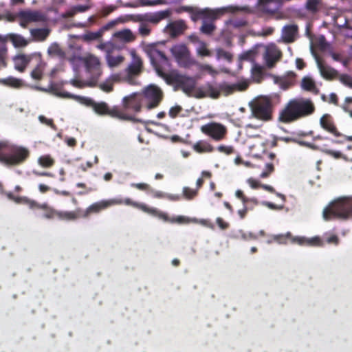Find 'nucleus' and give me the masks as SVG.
<instances>
[{
  "instance_id": "obj_46",
  "label": "nucleus",
  "mask_w": 352,
  "mask_h": 352,
  "mask_svg": "<svg viewBox=\"0 0 352 352\" xmlns=\"http://www.w3.org/2000/svg\"><path fill=\"white\" fill-rule=\"evenodd\" d=\"M217 57L218 59H224L228 62H231L232 60V55L221 48L217 50Z\"/></svg>"
},
{
  "instance_id": "obj_62",
  "label": "nucleus",
  "mask_w": 352,
  "mask_h": 352,
  "mask_svg": "<svg viewBox=\"0 0 352 352\" xmlns=\"http://www.w3.org/2000/svg\"><path fill=\"white\" fill-rule=\"evenodd\" d=\"M253 57H254V52L252 51H248V52L243 53L241 55L240 58L242 60H253Z\"/></svg>"
},
{
  "instance_id": "obj_19",
  "label": "nucleus",
  "mask_w": 352,
  "mask_h": 352,
  "mask_svg": "<svg viewBox=\"0 0 352 352\" xmlns=\"http://www.w3.org/2000/svg\"><path fill=\"white\" fill-rule=\"evenodd\" d=\"M49 89L50 91L56 96L64 98L76 99L87 106L91 107L92 109L96 103L91 98L76 96L67 91H61L60 88L56 84L50 85Z\"/></svg>"
},
{
  "instance_id": "obj_4",
  "label": "nucleus",
  "mask_w": 352,
  "mask_h": 352,
  "mask_svg": "<svg viewBox=\"0 0 352 352\" xmlns=\"http://www.w3.org/2000/svg\"><path fill=\"white\" fill-rule=\"evenodd\" d=\"M30 157V151L23 146L0 141V163L6 166H15L24 163Z\"/></svg>"
},
{
  "instance_id": "obj_47",
  "label": "nucleus",
  "mask_w": 352,
  "mask_h": 352,
  "mask_svg": "<svg viewBox=\"0 0 352 352\" xmlns=\"http://www.w3.org/2000/svg\"><path fill=\"white\" fill-rule=\"evenodd\" d=\"M273 2V0H258V5L262 10L267 13L273 14L275 12L274 9L269 8V6Z\"/></svg>"
},
{
  "instance_id": "obj_57",
  "label": "nucleus",
  "mask_w": 352,
  "mask_h": 352,
  "mask_svg": "<svg viewBox=\"0 0 352 352\" xmlns=\"http://www.w3.org/2000/svg\"><path fill=\"white\" fill-rule=\"evenodd\" d=\"M236 197L241 199L243 205L248 204V197H247L241 190H237L235 192Z\"/></svg>"
},
{
  "instance_id": "obj_16",
  "label": "nucleus",
  "mask_w": 352,
  "mask_h": 352,
  "mask_svg": "<svg viewBox=\"0 0 352 352\" xmlns=\"http://www.w3.org/2000/svg\"><path fill=\"white\" fill-rule=\"evenodd\" d=\"M132 61L126 69V80L130 85H136L134 79L135 77L138 76L143 70V62L141 58L135 53L132 54Z\"/></svg>"
},
{
  "instance_id": "obj_34",
  "label": "nucleus",
  "mask_w": 352,
  "mask_h": 352,
  "mask_svg": "<svg viewBox=\"0 0 352 352\" xmlns=\"http://www.w3.org/2000/svg\"><path fill=\"white\" fill-rule=\"evenodd\" d=\"M40 210H43V217L47 219H54L57 217L58 210L50 206L47 203H42Z\"/></svg>"
},
{
  "instance_id": "obj_50",
  "label": "nucleus",
  "mask_w": 352,
  "mask_h": 352,
  "mask_svg": "<svg viewBox=\"0 0 352 352\" xmlns=\"http://www.w3.org/2000/svg\"><path fill=\"white\" fill-rule=\"evenodd\" d=\"M38 120L43 124L49 126L54 131H57V126L54 123L52 119L47 118L45 116L41 115L38 116Z\"/></svg>"
},
{
  "instance_id": "obj_15",
  "label": "nucleus",
  "mask_w": 352,
  "mask_h": 352,
  "mask_svg": "<svg viewBox=\"0 0 352 352\" xmlns=\"http://www.w3.org/2000/svg\"><path fill=\"white\" fill-rule=\"evenodd\" d=\"M201 131L215 142L225 140L228 135L227 127L221 123L211 122L201 126Z\"/></svg>"
},
{
  "instance_id": "obj_38",
  "label": "nucleus",
  "mask_w": 352,
  "mask_h": 352,
  "mask_svg": "<svg viewBox=\"0 0 352 352\" xmlns=\"http://www.w3.org/2000/svg\"><path fill=\"white\" fill-rule=\"evenodd\" d=\"M7 52L6 39L3 38V36H0V69L6 66Z\"/></svg>"
},
{
  "instance_id": "obj_60",
  "label": "nucleus",
  "mask_w": 352,
  "mask_h": 352,
  "mask_svg": "<svg viewBox=\"0 0 352 352\" xmlns=\"http://www.w3.org/2000/svg\"><path fill=\"white\" fill-rule=\"evenodd\" d=\"M326 242L329 244H334L336 245L339 244L340 239L336 234H332L326 239Z\"/></svg>"
},
{
  "instance_id": "obj_39",
  "label": "nucleus",
  "mask_w": 352,
  "mask_h": 352,
  "mask_svg": "<svg viewBox=\"0 0 352 352\" xmlns=\"http://www.w3.org/2000/svg\"><path fill=\"white\" fill-rule=\"evenodd\" d=\"M282 140H284L285 142H292L298 143L300 146H306L312 150H320V149L318 145H316L314 143H310V142H305V141H300L294 138H282Z\"/></svg>"
},
{
  "instance_id": "obj_44",
  "label": "nucleus",
  "mask_w": 352,
  "mask_h": 352,
  "mask_svg": "<svg viewBox=\"0 0 352 352\" xmlns=\"http://www.w3.org/2000/svg\"><path fill=\"white\" fill-rule=\"evenodd\" d=\"M194 66H197L200 71L206 72L212 76H214L217 74V70L208 64H201L198 62V64L194 65Z\"/></svg>"
},
{
  "instance_id": "obj_42",
  "label": "nucleus",
  "mask_w": 352,
  "mask_h": 352,
  "mask_svg": "<svg viewBox=\"0 0 352 352\" xmlns=\"http://www.w3.org/2000/svg\"><path fill=\"white\" fill-rule=\"evenodd\" d=\"M197 195V189H192L187 186L183 188L182 197L186 200H192L195 199Z\"/></svg>"
},
{
  "instance_id": "obj_24",
  "label": "nucleus",
  "mask_w": 352,
  "mask_h": 352,
  "mask_svg": "<svg viewBox=\"0 0 352 352\" xmlns=\"http://www.w3.org/2000/svg\"><path fill=\"white\" fill-rule=\"evenodd\" d=\"M298 32L297 25L292 24L283 27L282 30V38L287 43H293Z\"/></svg>"
},
{
  "instance_id": "obj_49",
  "label": "nucleus",
  "mask_w": 352,
  "mask_h": 352,
  "mask_svg": "<svg viewBox=\"0 0 352 352\" xmlns=\"http://www.w3.org/2000/svg\"><path fill=\"white\" fill-rule=\"evenodd\" d=\"M217 150L221 153H224L227 155H232L234 153V148L232 146L229 145H219L217 146Z\"/></svg>"
},
{
  "instance_id": "obj_26",
  "label": "nucleus",
  "mask_w": 352,
  "mask_h": 352,
  "mask_svg": "<svg viewBox=\"0 0 352 352\" xmlns=\"http://www.w3.org/2000/svg\"><path fill=\"white\" fill-rule=\"evenodd\" d=\"M317 63L320 73L324 79L331 80L337 77L338 73L335 69L323 64L319 60H317Z\"/></svg>"
},
{
  "instance_id": "obj_45",
  "label": "nucleus",
  "mask_w": 352,
  "mask_h": 352,
  "mask_svg": "<svg viewBox=\"0 0 352 352\" xmlns=\"http://www.w3.org/2000/svg\"><path fill=\"white\" fill-rule=\"evenodd\" d=\"M151 28L148 23H140V25L138 28V32L142 36L146 37V36H148L151 34Z\"/></svg>"
},
{
  "instance_id": "obj_3",
  "label": "nucleus",
  "mask_w": 352,
  "mask_h": 352,
  "mask_svg": "<svg viewBox=\"0 0 352 352\" xmlns=\"http://www.w3.org/2000/svg\"><path fill=\"white\" fill-rule=\"evenodd\" d=\"M249 86L245 82L230 84L227 82L217 83V82H207L195 89V97L197 98H211L217 99L221 95L228 96L237 91H244Z\"/></svg>"
},
{
  "instance_id": "obj_21",
  "label": "nucleus",
  "mask_w": 352,
  "mask_h": 352,
  "mask_svg": "<svg viewBox=\"0 0 352 352\" xmlns=\"http://www.w3.org/2000/svg\"><path fill=\"white\" fill-rule=\"evenodd\" d=\"M187 28L188 26L184 20H177L168 23L164 30L170 38H175L182 35Z\"/></svg>"
},
{
  "instance_id": "obj_10",
  "label": "nucleus",
  "mask_w": 352,
  "mask_h": 352,
  "mask_svg": "<svg viewBox=\"0 0 352 352\" xmlns=\"http://www.w3.org/2000/svg\"><path fill=\"white\" fill-rule=\"evenodd\" d=\"M82 62L88 74V86L91 87L97 86L102 73L99 58L94 55L89 54L82 58Z\"/></svg>"
},
{
  "instance_id": "obj_12",
  "label": "nucleus",
  "mask_w": 352,
  "mask_h": 352,
  "mask_svg": "<svg viewBox=\"0 0 352 352\" xmlns=\"http://www.w3.org/2000/svg\"><path fill=\"white\" fill-rule=\"evenodd\" d=\"M93 109L96 113L100 116H109L113 118L126 121L134 120V118L132 116L127 114L119 106L110 107L105 102H96Z\"/></svg>"
},
{
  "instance_id": "obj_6",
  "label": "nucleus",
  "mask_w": 352,
  "mask_h": 352,
  "mask_svg": "<svg viewBox=\"0 0 352 352\" xmlns=\"http://www.w3.org/2000/svg\"><path fill=\"white\" fill-rule=\"evenodd\" d=\"M288 241L301 246L322 247L324 245V242L320 236H316L311 238L294 236L290 232H287L286 234L273 235L267 243L276 242L280 245H285Z\"/></svg>"
},
{
  "instance_id": "obj_54",
  "label": "nucleus",
  "mask_w": 352,
  "mask_h": 352,
  "mask_svg": "<svg viewBox=\"0 0 352 352\" xmlns=\"http://www.w3.org/2000/svg\"><path fill=\"white\" fill-rule=\"evenodd\" d=\"M88 80L87 81H82L78 79H72L70 80V84L72 85L74 87L82 89L85 87H89L88 85Z\"/></svg>"
},
{
  "instance_id": "obj_1",
  "label": "nucleus",
  "mask_w": 352,
  "mask_h": 352,
  "mask_svg": "<svg viewBox=\"0 0 352 352\" xmlns=\"http://www.w3.org/2000/svg\"><path fill=\"white\" fill-rule=\"evenodd\" d=\"M147 54L157 74L163 78L168 85L174 86L175 90H182L188 96L192 95L196 85V81L192 77L175 72L165 73L163 67L168 63V58L163 52L152 48L148 51Z\"/></svg>"
},
{
  "instance_id": "obj_33",
  "label": "nucleus",
  "mask_w": 352,
  "mask_h": 352,
  "mask_svg": "<svg viewBox=\"0 0 352 352\" xmlns=\"http://www.w3.org/2000/svg\"><path fill=\"white\" fill-rule=\"evenodd\" d=\"M305 8L309 13L316 14L322 8V0H307Z\"/></svg>"
},
{
  "instance_id": "obj_31",
  "label": "nucleus",
  "mask_w": 352,
  "mask_h": 352,
  "mask_svg": "<svg viewBox=\"0 0 352 352\" xmlns=\"http://www.w3.org/2000/svg\"><path fill=\"white\" fill-rule=\"evenodd\" d=\"M19 17H23L29 23L38 22L43 20L42 14L37 11H23L19 13Z\"/></svg>"
},
{
  "instance_id": "obj_35",
  "label": "nucleus",
  "mask_w": 352,
  "mask_h": 352,
  "mask_svg": "<svg viewBox=\"0 0 352 352\" xmlns=\"http://www.w3.org/2000/svg\"><path fill=\"white\" fill-rule=\"evenodd\" d=\"M30 34L34 40L43 41L50 34V30L46 28H35L30 30Z\"/></svg>"
},
{
  "instance_id": "obj_43",
  "label": "nucleus",
  "mask_w": 352,
  "mask_h": 352,
  "mask_svg": "<svg viewBox=\"0 0 352 352\" xmlns=\"http://www.w3.org/2000/svg\"><path fill=\"white\" fill-rule=\"evenodd\" d=\"M54 160L50 155H43L38 158V163L45 168L52 167L54 164Z\"/></svg>"
},
{
  "instance_id": "obj_5",
  "label": "nucleus",
  "mask_w": 352,
  "mask_h": 352,
  "mask_svg": "<svg viewBox=\"0 0 352 352\" xmlns=\"http://www.w3.org/2000/svg\"><path fill=\"white\" fill-rule=\"evenodd\" d=\"M325 221L352 219V197H342L331 201L322 212Z\"/></svg>"
},
{
  "instance_id": "obj_17",
  "label": "nucleus",
  "mask_w": 352,
  "mask_h": 352,
  "mask_svg": "<svg viewBox=\"0 0 352 352\" xmlns=\"http://www.w3.org/2000/svg\"><path fill=\"white\" fill-rule=\"evenodd\" d=\"M320 125L324 131L332 134L335 137H343L345 140L352 142V135L349 136L342 134L338 131L334 120L330 114L325 113L320 118Z\"/></svg>"
},
{
  "instance_id": "obj_14",
  "label": "nucleus",
  "mask_w": 352,
  "mask_h": 352,
  "mask_svg": "<svg viewBox=\"0 0 352 352\" xmlns=\"http://www.w3.org/2000/svg\"><path fill=\"white\" fill-rule=\"evenodd\" d=\"M140 210L143 212L148 213L153 217H157L165 222L177 223L179 224H187L190 222H197L196 219L191 220L185 216H177L176 217L170 218L167 213L158 210L156 208L148 207L145 204H142Z\"/></svg>"
},
{
  "instance_id": "obj_36",
  "label": "nucleus",
  "mask_w": 352,
  "mask_h": 352,
  "mask_svg": "<svg viewBox=\"0 0 352 352\" xmlns=\"http://www.w3.org/2000/svg\"><path fill=\"white\" fill-rule=\"evenodd\" d=\"M111 25V24H107V25L103 26L100 30H99L97 32H87L83 36L84 40L90 41H94V40H97V39L100 38L102 36L103 32L105 30H107Z\"/></svg>"
},
{
  "instance_id": "obj_41",
  "label": "nucleus",
  "mask_w": 352,
  "mask_h": 352,
  "mask_svg": "<svg viewBox=\"0 0 352 352\" xmlns=\"http://www.w3.org/2000/svg\"><path fill=\"white\" fill-rule=\"evenodd\" d=\"M209 21V22H208L207 20L203 21V24L200 28L202 33L208 35L211 34L215 30V25L213 23L214 21Z\"/></svg>"
},
{
  "instance_id": "obj_30",
  "label": "nucleus",
  "mask_w": 352,
  "mask_h": 352,
  "mask_svg": "<svg viewBox=\"0 0 352 352\" xmlns=\"http://www.w3.org/2000/svg\"><path fill=\"white\" fill-rule=\"evenodd\" d=\"M192 148L195 151L199 153H212L214 148L212 144L206 140H199L193 144Z\"/></svg>"
},
{
  "instance_id": "obj_20",
  "label": "nucleus",
  "mask_w": 352,
  "mask_h": 352,
  "mask_svg": "<svg viewBox=\"0 0 352 352\" xmlns=\"http://www.w3.org/2000/svg\"><path fill=\"white\" fill-rule=\"evenodd\" d=\"M171 12L168 10H162L155 13H146L143 14H138L135 16V21L140 23H146L157 24L163 19L168 18Z\"/></svg>"
},
{
  "instance_id": "obj_37",
  "label": "nucleus",
  "mask_w": 352,
  "mask_h": 352,
  "mask_svg": "<svg viewBox=\"0 0 352 352\" xmlns=\"http://www.w3.org/2000/svg\"><path fill=\"white\" fill-rule=\"evenodd\" d=\"M0 84L12 88H19L22 86V80L12 76L0 79Z\"/></svg>"
},
{
  "instance_id": "obj_13",
  "label": "nucleus",
  "mask_w": 352,
  "mask_h": 352,
  "mask_svg": "<svg viewBox=\"0 0 352 352\" xmlns=\"http://www.w3.org/2000/svg\"><path fill=\"white\" fill-rule=\"evenodd\" d=\"M140 93L148 110L157 107L164 98L162 90L153 84L145 87Z\"/></svg>"
},
{
  "instance_id": "obj_27",
  "label": "nucleus",
  "mask_w": 352,
  "mask_h": 352,
  "mask_svg": "<svg viewBox=\"0 0 352 352\" xmlns=\"http://www.w3.org/2000/svg\"><path fill=\"white\" fill-rule=\"evenodd\" d=\"M113 37L124 43L133 42L136 39V36L129 29L116 32L113 34Z\"/></svg>"
},
{
  "instance_id": "obj_18",
  "label": "nucleus",
  "mask_w": 352,
  "mask_h": 352,
  "mask_svg": "<svg viewBox=\"0 0 352 352\" xmlns=\"http://www.w3.org/2000/svg\"><path fill=\"white\" fill-rule=\"evenodd\" d=\"M142 94L140 92H134L122 98V106L126 110L139 113L144 104Z\"/></svg>"
},
{
  "instance_id": "obj_28",
  "label": "nucleus",
  "mask_w": 352,
  "mask_h": 352,
  "mask_svg": "<svg viewBox=\"0 0 352 352\" xmlns=\"http://www.w3.org/2000/svg\"><path fill=\"white\" fill-rule=\"evenodd\" d=\"M3 38L6 39V42L11 41L15 47H25L28 44V41L23 36L17 34H8Z\"/></svg>"
},
{
  "instance_id": "obj_52",
  "label": "nucleus",
  "mask_w": 352,
  "mask_h": 352,
  "mask_svg": "<svg viewBox=\"0 0 352 352\" xmlns=\"http://www.w3.org/2000/svg\"><path fill=\"white\" fill-rule=\"evenodd\" d=\"M31 76L34 80H41L43 77V68L38 65L31 72Z\"/></svg>"
},
{
  "instance_id": "obj_40",
  "label": "nucleus",
  "mask_w": 352,
  "mask_h": 352,
  "mask_svg": "<svg viewBox=\"0 0 352 352\" xmlns=\"http://www.w3.org/2000/svg\"><path fill=\"white\" fill-rule=\"evenodd\" d=\"M124 60V57L122 55L114 56L113 55H108L106 57V60L110 67H114L121 64Z\"/></svg>"
},
{
  "instance_id": "obj_25",
  "label": "nucleus",
  "mask_w": 352,
  "mask_h": 352,
  "mask_svg": "<svg viewBox=\"0 0 352 352\" xmlns=\"http://www.w3.org/2000/svg\"><path fill=\"white\" fill-rule=\"evenodd\" d=\"M282 57V52L276 47L269 48L265 54V62L268 67H273Z\"/></svg>"
},
{
  "instance_id": "obj_53",
  "label": "nucleus",
  "mask_w": 352,
  "mask_h": 352,
  "mask_svg": "<svg viewBox=\"0 0 352 352\" xmlns=\"http://www.w3.org/2000/svg\"><path fill=\"white\" fill-rule=\"evenodd\" d=\"M197 54L201 56H210L211 53L207 48L206 45L204 43H201L200 47L197 49Z\"/></svg>"
},
{
  "instance_id": "obj_58",
  "label": "nucleus",
  "mask_w": 352,
  "mask_h": 352,
  "mask_svg": "<svg viewBox=\"0 0 352 352\" xmlns=\"http://www.w3.org/2000/svg\"><path fill=\"white\" fill-rule=\"evenodd\" d=\"M117 49L116 45L111 42H108L107 45V48L105 50V58L107 57L108 55H113V52Z\"/></svg>"
},
{
  "instance_id": "obj_55",
  "label": "nucleus",
  "mask_w": 352,
  "mask_h": 352,
  "mask_svg": "<svg viewBox=\"0 0 352 352\" xmlns=\"http://www.w3.org/2000/svg\"><path fill=\"white\" fill-rule=\"evenodd\" d=\"M182 111V107L179 105L172 107L168 112V115L172 118H175Z\"/></svg>"
},
{
  "instance_id": "obj_64",
  "label": "nucleus",
  "mask_w": 352,
  "mask_h": 352,
  "mask_svg": "<svg viewBox=\"0 0 352 352\" xmlns=\"http://www.w3.org/2000/svg\"><path fill=\"white\" fill-rule=\"evenodd\" d=\"M248 183L250 186V187L253 189H256L258 188H260L261 183L258 180H256L254 178H249L248 179Z\"/></svg>"
},
{
  "instance_id": "obj_23",
  "label": "nucleus",
  "mask_w": 352,
  "mask_h": 352,
  "mask_svg": "<svg viewBox=\"0 0 352 352\" xmlns=\"http://www.w3.org/2000/svg\"><path fill=\"white\" fill-rule=\"evenodd\" d=\"M79 218H82V210L80 208H76L75 210H58L56 219L60 221H74Z\"/></svg>"
},
{
  "instance_id": "obj_61",
  "label": "nucleus",
  "mask_w": 352,
  "mask_h": 352,
  "mask_svg": "<svg viewBox=\"0 0 352 352\" xmlns=\"http://www.w3.org/2000/svg\"><path fill=\"white\" fill-rule=\"evenodd\" d=\"M216 222L218 226L222 230H226L229 228V223L226 222L221 217H217Z\"/></svg>"
},
{
  "instance_id": "obj_63",
  "label": "nucleus",
  "mask_w": 352,
  "mask_h": 352,
  "mask_svg": "<svg viewBox=\"0 0 352 352\" xmlns=\"http://www.w3.org/2000/svg\"><path fill=\"white\" fill-rule=\"evenodd\" d=\"M241 237L244 240H256L258 238V236L253 233V232H247V233H243L241 234Z\"/></svg>"
},
{
  "instance_id": "obj_56",
  "label": "nucleus",
  "mask_w": 352,
  "mask_h": 352,
  "mask_svg": "<svg viewBox=\"0 0 352 352\" xmlns=\"http://www.w3.org/2000/svg\"><path fill=\"white\" fill-rule=\"evenodd\" d=\"M131 186L133 188H135L138 190L149 192L151 187L146 183H133Z\"/></svg>"
},
{
  "instance_id": "obj_22",
  "label": "nucleus",
  "mask_w": 352,
  "mask_h": 352,
  "mask_svg": "<svg viewBox=\"0 0 352 352\" xmlns=\"http://www.w3.org/2000/svg\"><path fill=\"white\" fill-rule=\"evenodd\" d=\"M3 194L10 200L13 201L16 204H22L27 205L30 209H40L41 204L35 200L31 199L28 197H19L14 195L12 192H5Z\"/></svg>"
},
{
  "instance_id": "obj_51",
  "label": "nucleus",
  "mask_w": 352,
  "mask_h": 352,
  "mask_svg": "<svg viewBox=\"0 0 352 352\" xmlns=\"http://www.w3.org/2000/svg\"><path fill=\"white\" fill-rule=\"evenodd\" d=\"M98 87L103 91L109 93L113 89V83L110 80H107L105 82L100 83Z\"/></svg>"
},
{
  "instance_id": "obj_48",
  "label": "nucleus",
  "mask_w": 352,
  "mask_h": 352,
  "mask_svg": "<svg viewBox=\"0 0 352 352\" xmlns=\"http://www.w3.org/2000/svg\"><path fill=\"white\" fill-rule=\"evenodd\" d=\"M274 171V165L272 162L266 163L264 170L261 173V178H266Z\"/></svg>"
},
{
  "instance_id": "obj_7",
  "label": "nucleus",
  "mask_w": 352,
  "mask_h": 352,
  "mask_svg": "<svg viewBox=\"0 0 352 352\" xmlns=\"http://www.w3.org/2000/svg\"><path fill=\"white\" fill-rule=\"evenodd\" d=\"M123 204L133 206L140 210L142 203L133 201L130 198L123 199L121 197L101 200L92 204L85 211H82V218H87L91 214L99 213L113 206Z\"/></svg>"
},
{
  "instance_id": "obj_11",
  "label": "nucleus",
  "mask_w": 352,
  "mask_h": 352,
  "mask_svg": "<svg viewBox=\"0 0 352 352\" xmlns=\"http://www.w3.org/2000/svg\"><path fill=\"white\" fill-rule=\"evenodd\" d=\"M170 51L178 65L182 67L188 69L194 65L198 64V61L191 56L189 48L184 43L173 45Z\"/></svg>"
},
{
  "instance_id": "obj_32",
  "label": "nucleus",
  "mask_w": 352,
  "mask_h": 352,
  "mask_svg": "<svg viewBox=\"0 0 352 352\" xmlns=\"http://www.w3.org/2000/svg\"><path fill=\"white\" fill-rule=\"evenodd\" d=\"M301 87L305 91H311L314 94H318L319 91L314 80L309 76H305L302 78L301 81Z\"/></svg>"
},
{
  "instance_id": "obj_59",
  "label": "nucleus",
  "mask_w": 352,
  "mask_h": 352,
  "mask_svg": "<svg viewBox=\"0 0 352 352\" xmlns=\"http://www.w3.org/2000/svg\"><path fill=\"white\" fill-rule=\"evenodd\" d=\"M324 153L334 157L336 159L342 158V154L340 151H336L329 149H321Z\"/></svg>"
},
{
  "instance_id": "obj_9",
  "label": "nucleus",
  "mask_w": 352,
  "mask_h": 352,
  "mask_svg": "<svg viewBox=\"0 0 352 352\" xmlns=\"http://www.w3.org/2000/svg\"><path fill=\"white\" fill-rule=\"evenodd\" d=\"M252 117L267 122L272 119L273 105L267 96L261 97L250 104Z\"/></svg>"
},
{
  "instance_id": "obj_2",
  "label": "nucleus",
  "mask_w": 352,
  "mask_h": 352,
  "mask_svg": "<svg viewBox=\"0 0 352 352\" xmlns=\"http://www.w3.org/2000/svg\"><path fill=\"white\" fill-rule=\"evenodd\" d=\"M316 107L311 99L294 98L290 100L280 111L278 121L289 124L311 116Z\"/></svg>"
},
{
  "instance_id": "obj_8",
  "label": "nucleus",
  "mask_w": 352,
  "mask_h": 352,
  "mask_svg": "<svg viewBox=\"0 0 352 352\" xmlns=\"http://www.w3.org/2000/svg\"><path fill=\"white\" fill-rule=\"evenodd\" d=\"M180 10L183 12L189 13L190 14L191 20L194 22H196L199 19H202L203 21H214L223 16L226 12V9L224 8L214 10L208 8L201 9L197 7L190 6H182Z\"/></svg>"
},
{
  "instance_id": "obj_29",
  "label": "nucleus",
  "mask_w": 352,
  "mask_h": 352,
  "mask_svg": "<svg viewBox=\"0 0 352 352\" xmlns=\"http://www.w3.org/2000/svg\"><path fill=\"white\" fill-rule=\"evenodd\" d=\"M31 60V57L25 54H19L14 58V67L16 70L22 72L25 70Z\"/></svg>"
}]
</instances>
